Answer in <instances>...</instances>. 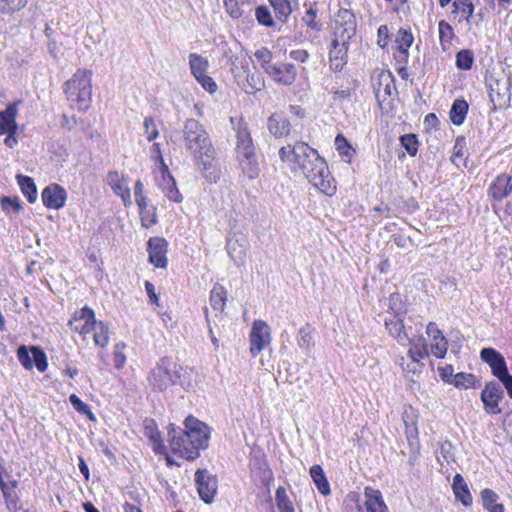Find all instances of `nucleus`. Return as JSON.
I'll return each instance as SVG.
<instances>
[{"label": "nucleus", "mask_w": 512, "mask_h": 512, "mask_svg": "<svg viewBox=\"0 0 512 512\" xmlns=\"http://www.w3.org/2000/svg\"><path fill=\"white\" fill-rule=\"evenodd\" d=\"M282 162L288 163L292 172H299L321 193L332 196L336 185L328 165L318 151L306 142L297 141L293 145L279 149Z\"/></svg>", "instance_id": "obj_1"}, {"label": "nucleus", "mask_w": 512, "mask_h": 512, "mask_svg": "<svg viewBox=\"0 0 512 512\" xmlns=\"http://www.w3.org/2000/svg\"><path fill=\"white\" fill-rule=\"evenodd\" d=\"M185 148L191 152L205 179L211 183L220 177L216 152L204 126L195 119H187L183 126Z\"/></svg>", "instance_id": "obj_2"}, {"label": "nucleus", "mask_w": 512, "mask_h": 512, "mask_svg": "<svg viewBox=\"0 0 512 512\" xmlns=\"http://www.w3.org/2000/svg\"><path fill=\"white\" fill-rule=\"evenodd\" d=\"M168 438L173 453L193 461L199 457L201 449L208 447V427L205 423L189 416L184 421V429L170 425Z\"/></svg>", "instance_id": "obj_3"}, {"label": "nucleus", "mask_w": 512, "mask_h": 512, "mask_svg": "<svg viewBox=\"0 0 512 512\" xmlns=\"http://www.w3.org/2000/svg\"><path fill=\"white\" fill-rule=\"evenodd\" d=\"M236 155L241 172L250 180L260 174L255 146L246 122H240L237 128Z\"/></svg>", "instance_id": "obj_4"}, {"label": "nucleus", "mask_w": 512, "mask_h": 512, "mask_svg": "<svg viewBox=\"0 0 512 512\" xmlns=\"http://www.w3.org/2000/svg\"><path fill=\"white\" fill-rule=\"evenodd\" d=\"M91 77V70L78 69L72 78L64 84V93L67 100L80 111L87 110L91 103Z\"/></svg>", "instance_id": "obj_5"}, {"label": "nucleus", "mask_w": 512, "mask_h": 512, "mask_svg": "<svg viewBox=\"0 0 512 512\" xmlns=\"http://www.w3.org/2000/svg\"><path fill=\"white\" fill-rule=\"evenodd\" d=\"M172 361L170 358H161L154 368L151 369L147 382L154 391H165L175 383L176 375L171 371Z\"/></svg>", "instance_id": "obj_6"}, {"label": "nucleus", "mask_w": 512, "mask_h": 512, "mask_svg": "<svg viewBox=\"0 0 512 512\" xmlns=\"http://www.w3.org/2000/svg\"><path fill=\"white\" fill-rule=\"evenodd\" d=\"M489 97L494 107L504 108L511 101V80L507 76L499 78H490L489 80Z\"/></svg>", "instance_id": "obj_7"}, {"label": "nucleus", "mask_w": 512, "mask_h": 512, "mask_svg": "<svg viewBox=\"0 0 512 512\" xmlns=\"http://www.w3.org/2000/svg\"><path fill=\"white\" fill-rule=\"evenodd\" d=\"M356 28L354 13L349 9H339L335 15L334 36L343 41H350L356 34Z\"/></svg>", "instance_id": "obj_8"}, {"label": "nucleus", "mask_w": 512, "mask_h": 512, "mask_svg": "<svg viewBox=\"0 0 512 512\" xmlns=\"http://www.w3.org/2000/svg\"><path fill=\"white\" fill-rule=\"evenodd\" d=\"M195 483L201 500L206 504H211L218 487L216 476L210 474L206 469H198L195 473Z\"/></svg>", "instance_id": "obj_9"}, {"label": "nucleus", "mask_w": 512, "mask_h": 512, "mask_svg": "<svg viewBox=\"0 0 512 512\" xmlns=\"http://www.w3.org/2000/svg\"><path fill=\"white\" fill-rule=\"evenodd\" d=\"M503 397L504 391L502 386L495 380L486 383L480 396L484 409L488 414L501 413L499 402L503 399Z\"/></svg>", "instance_id": "obj_10"}, {"label": "nucleus", "mask_w": 512, "mask_h": 512, "mask_svg": "<svg viewBox=\"0 0 512 512\" xmlns=\"http://www.w3.org/2000/svg\"><path fill=\"white\" fill-rule=\"evenodd\" d=\"M270 328L263 320H255L250 332V352L257 356L267 345L270 344Z\"/></svg>", "instance_id": "obj_11"}, {"label": "nucleus", "mask_w": 512, "mask_h": 512, "mask_svg": "<svg viewBox=\"0 0 512 512\" xmlns=\"http://www.w3.org/2000/svg\"><path fill=\"white\" fill-rule=\"evenodd\" d=\"M266 74L277 84L291 86L297 78V70L294 64L277 62L273 63Z\"/></svg>", "instance_id": "obj_12"}, {"label": "nucleus", "mask_w": 512, "mask_h": 512, "mask_svg": "<svg viewBox=\"0 0 512 512\" xmlns=\"http://www.w3.org/2000/svg\"><path fill=\"white\" fill-rule=\"evenodd\" d=\"M512 194V176L507 173L499 174L489 185L488 198L494 202H501Z\"/></svg>", "instance_id": "obj_13"}, {"label": "nucleus", "mask_w": 512, "mask_h": 512, "mask_svg": "<svg viewBox=\"0 0 512 512\" xmlns=\"http://www.w3.org/2000/svg\"><path fill=\"white\" fill-rule=\"evenodd\" d=\"M373 87L376 100L381 106L396 91L395 78L390 71H381L378 73Z\"/></svg>", "instance_id": "obj_14"}, {"label": "nucleus", "mask_w": 512, "mask_h": 512, "mask_svg": "<svg viewBox=\"0 0 512 512\" xmlns=\"http://www.w3.org/2000/svg\"><path fill=\"white\" fill-rule=\"evenodd\" d=\"M350 41H343L334 37L329 50L330 69L333 72H340L347 64L348 45Z\"/></svg>", "instance_id": "obj_15"}, {"label": "nucleus", "mask_w": 512, "mask_h": 512, "mask_svg": "<svg viewBox=\"0 0 512 512\" xmlns=\"http://www.w3.org/2000/svg\"><path fill=\"white\" fill-rule=\"evenodd\" d=\"M149 261L157 268L167 266V241L164 238L153 237L147 243Z\"/></svg>", "instance_id": "obj_16"}, {"label": "nucleus", "mask_w": 512, "mask_h": 512, "mask_svg": "<svg viewBox=\"0 0 512 512\" xmlns=\"http://www.w3.org/2000/svg\"><path fill=\"white\" fill-rule=\"evenodd\" d=\"M480 359L489 365L492 374L496 378H499L508 372L507 364L503 355L494 348H483L480 351Z\"/></svg>", "instance_id": "obj_17"}, {"label": "nucleus", "mask_w": 512, "mask_h": 512, "mask_svg": "<svg viewBox=\"0 0 512 512\" xmlns=\"http://www.w3.org/2000/svg\"><path fill=\"white\" fill-rule=\"evenodd\" d=\"M42 202L49 209L58 210L65 205L66 190L58 184H50L42 191Z\"/></svg>", "instance_id": "obj_18"}, {"label": "nucleus", "mask_w": 512, "mask_h": 512, "mask_svg": "<svg viewBox=\"0 0 512 512\" xmlns=\"http://www.w3.org/2000/svg\"><path fill=\"white\" fill-rule=\"evenodd\" d=\"M242 78H241V87L247 94H255L258 91H261L265 84L264 80L260 73H250L249 71V63L247 59H243L241 61Z\"/></svg>", "instance_id": "obj_19"}, {"label": "nucleus", "mask_w": 512, "mask_h": 512, "mask_svg": "<svg viewBox=\"0 0 512 512\" xmlns=\"http://www.w3.org/2000/svg\"><path fill=\"white\" fill-rule=\"evenodd\" d=\"M94 316V311L91 308L87 306L83 307L81 310L74 313L68 325L72 331L86 335L90 333V326L93 323Z\"/></svg>", "instance_id": "obj_20"}, {"label": "nucleus", "mask_w": 512, "mask_h": 512, "mask_svg": "<svg viewBox=\"0 0 512 512\" xmlns=\"http://www.w3.org/2000/svg\"><path fill=\"white\" fill-rule=\"evenodd\" d=\"M157 185L169 200L176 203L182 202L183 197L176 186L174 178L169 173L167 166L161 168L160 177L157 178Z\"/></svg>", "instance_id": "obj_21"}, {"label": "nucleus", "mask_w": 512, "mask_h": 512, "mask_svg": "<svg viewBox=\"0 0 512 512\" xmlns=\"http://www.w3.org/2000/svg\"><path fill=\"white\" fill-rule=\"evenodd\" d=\"M267 128L275 138H282L289 135L291 123L283 115L275 113L268 118Z\"/></svg>", "instance_id": "obj_22"}, {"label": "nucleus", "mask_w": 512, "mask_h": 512, "mask_svg": "<svg viewBox=\"0 0 512 512\" xmlns=\"http://www.w3.org/2000/svg\"><path fill=\"white\" fill-rule=\"evenodd\" d=\"M365 507L367 512H389L379 490L366 487L364 490Z\"/></svg>", "instance_id": "obj_23"}, {"label": "nucleus", "mask_w": 512, "mask_h": 512, "mask_svg": "<svg viewBox=\"0 0 512 512\" xmlns=\"http://www.w3.org/2000/svg\"><path fill=\"white\" fill-rule=\"evenodd\" d=\"M107 184L113 192L120 196L124 201L130 199V189L125 177L117 171L109 172L107 175Z\"/></svg>", "instance_id": "obj_24"}, {"label": "nucleus", "mask_w": 512, "mask_h": 512, "mask_svg": "<svg viewBox=\"0 0 512 512\" xmlns=\"http://www.w3.org/2000/svg\"><path fill=\"white\" fill-rule=\"evenodd\" d=\"M17 114V103L9 104L4 111H0V135L18 129L16 123Z\"/></svg>", "instance_id": "obj_25"}, {"label": "nucleus", "mask_w": 512, "mask_h": 512, "mask_svg": "<svg viewBox=\"0 0 512 512\" xmlns=\"http://www.w3.org/2000/svg\"><path fill=\"white\" fill-rule=\"evenodd\" d=\"M227 301V291L222 285H215L210 291L209 302L211 307L219 312V317L222 318V312L224 311ZM218 316V314L216 315Z\"/></svg>", "instance_id": "obj_26"}, {"label": "nucleus", "mask_w": 512, "mask_h": 512, "mask_svg": "<svg viewBox=\"0 0 512 512\" xmlns=\"http://www.w3.org/2000/svg\"><path fill=\"white\" fill-rule=\"evenodd\" d=\"M90 332H93V340L95 345L105 347L109 342V327L103 321H96L90 326Z\"/></svg>", "instance_id": "obj_27"}, {"label": "nucleus", "mask_w": 512, "mask_h": 512, "mask_svg": "<svg viewBox=\"0 0 512 512\" xmlns=\"http://www.w3.org/2000/svg\"><path fill=\"white\" fill-rule=\"evenodd\" d=\"M414 37L410 29H399L397 36H396V44L397 48L399 50V53L403 56V61L407 62L409 52L408 49L413 44Z\"/></svg>", "instance_id": "obj_28"}, {"label": "nucleus", "mask_w": 512, "mask_h": 512, "mask_svg": "<svg viewBox=\"0 0 512 512\" xmlns=\"http://www.w3.org/2000/svg\"><path fill=\"white\" fill-rule=\"evenodd\" d=\"M452 487L456 498L461 501L464 506H469L472 503L468 486L460 474L454 476Z\"/></svg>", "instance_id": "obj_29"}, {"label": "nucleus", "mask_w": 512, "mask_h": 512, "mask_svg": "<svg viewBox=\"0 0 512 512\" xmlns=\"http://www.w3.org/2000/svg\"><path fill=\"white\" fill-rule=\"evenodd\" d=\"M452 7V14L461 15L459 21L464 20L467 24H470L475 9L471 0H454Z\"/></svg>", "instance_id": "obj_30"}, {"label": "nucleus", "mask_w": 512, "mask_h": 512, "mask_svg": "<svg viewBox=\"0 0 512 512\" xmlns=\"http://www.w3.org/2000/svg\"><path fill=\"white\" fill-rule=\"evenodd\" d=\"M385 326L390 335L396 338L399 342L407 340L409 337L405 331L404 323L398 316H393L391 319H385Z\"/></svg>", "instance_id": "obj_31"}, {"label": "nucleus", "mask_w": 512, "mask_h": 512, "mask_svg": "<svg viewBox=\"0 0 512 512\" xmlns=\"http://www.w3.org/2000/svg\"><path fill=\"white\" fill-rule=\"evenodd\" d=\"M17 183L28 202L34 203L37 199V188L34 180L25 175L18 174L16 176Z\"/></svg>", "instance_id": "obj_32"}, {"label": "nucleus", "mask_w": 512, "mask_h": 512, "mask_svg": "<svg viewBox=\"0 0 512 512\" xmlns=\"http://www.w3.org/2000/svg\"><path fill=\"white\" fill-rule=\"evenodd\" d=\"M468 108V103L464 99H456L449 113L451 122L457 126L463 124Z\"/></svg>", "instance_id": "obj_33"}, {"label": "nucleus", "mask_w": 512, "mask_h": 512, "mask_svg": "<svg viewBox=\"0 0 512 512\" xmlns=\"http://www.w3.org/2000/svg\"><path fill=\"white\" fill-rule=\"evenodd\" d=\"M310 476L313 479L315 485L317 486L319 492L323 495H329L330 485L325 476V473L320 465H313L310 468Z\"/></svg>", "instance_id": "obj_34"}, {"label": "nucleus", "mask_w": 512, "mask_h": 512, "mask_svg": "<svg viewBox=\"0 0 512 512\" xmlns=\"http://www.w3.org/2000/svg\"><path fill=\"white\" fill-rule=\"evenodd\" d=\"M411 344L408 355L413 362L419 363L421 359L428 355L427 342L424 337L420 336L415 342L413 339H407Z\"/></svg>", "instance_id": "obj_35"}, {"label": "nucleus", "mask_w": 512, "mask_h": 512, "mask_svg": "<svg viewBox=\"0 0 512 512\" xmlns=\"http://www.w3.org/2000/svg\"><path fill=\"white\" fill-rule=\"evenodd\" d=\"M189 65L191 73L196 78V80L205 75L208 69L207 59L196 53H191L189 55Z\"/></svg>", "instance_id": "obj_36"}, {"label": "nucleus", "mask_w": 512, "mask_h": 512, "mask_svg": "<svg viewBox=\"0 0 512 512\" xmlns=\"http://www.w3.org/2000/svg\"><path fill=\"white\" fill-rule=\"evenodd\" d=\"M481 498L483 502V506L489 512H504V507L502 504L496 503L498 499V495L491 489H484L481 492Z\"/></svg>", "instance_id": "obj_37"}, {"label": "nucleus", "mask_w": 512, "mask_h": 512, "mask_svg": "<svg viewBox=\"0 0 512 512\" xmlns=\"http://www.w3.org/2000/svg\"><path fill=\"white\" fill-rule=\"evenodd\" d=\"M274 8L278 20L285 22L292 12L290 2L288 0H269Z\"/></svg>", "instance_id": "obj_38"}, {"label": "nucleus", "mask_w": 512, "mask_h": 512, "mask_svg": "<svg viewBox=\"0 0 512 512\" xmlns=\"http://www.w3.org/2000/svg\"><path fill=\"white\" fill-rule=\"evenodd\" d=\"M438 31L440 44L443 49H445V46L451 43V40L455 35L453 28L448 22L441 20L438 23Z\"/></svg>", "instance_id": "obj_39"}, {"label": "nucleus", "mask_w": 512, "mask_h": 512, "mask_svg": "<svg viewBox=\"0 0 512 512\" xmlns=\"http://www.w3.org/2000/svg\"><path fill=\"white\" fill-rule=\"evenodd\" d=\"M276 504L280 512H295L283 487H278L275 493Z\"/></svg>", "instance_id": "obj_40"}, {"label": "nucleus", "mask_w": 512, "mask_h": 512, "mask_svg": "<svg viewBox=\"0 0 512 512\" xmlns=\"http://www.w3.org/2000/svg\"><path fill=\"white\" fill-rule=\"evenodd\" d=\"M474 62L473 52L463 49L456 54V65L461 70H470Z\"/></svg>", "instance_id": "obj_41"}, {"label": "nucleus", "mask_w": 512, "mask_h": 512, "mask_svg": "<svg viewBox=\"0 0 512 512\" xmlns=\"http://www.w3.org/2000/svg\"><path fill=\"white\" fill-rule=\"evenodd\" d=\"M255 17L259 24L265 27H273L275 22L269 8L265 5L258 6L255 10Z\"/></svg>", "instance_id": "obj_42"}, {"label": "nucleus", "mask_w": 512, "mask_h": 512, "mask_svg": "<svg viewBox=\"0 0 512 512\" xmlns=\"http://www.w3.org/2000/svg\"><path fill=\"white\" fill-rule=\"evenodd\" d=\"M297 343L303 350H309L312 343V328L310 325H305L299 329Z\"/></svg>", "instance_id": "obj_43"}, {"label": "nucleus", "mask_w": 512, "mask_h": 512, "mask_svg": "<svg viewBox=\"0 0 512 512\" xmlns=\"http://www.w3.org/2000/svg\"><path fill=\"white\" fill-rule=\"evenodd\" d=\"M254 56L258 60V62L260 63L261 68L264 70L265 73L273 65V63H271L272 53L266 47H262V48L256 50L255 53H254Z\"/></svg>", "instance_id": "obj_44"}, {"label": "nucleus", "mask_w": 512, "mask_h": 512, "mask_svg": "<svg viewBox=\"0 0 512 512\" xmlns=\"http://www.w3.org/2000/svg\"><path fill=\"white\" fill-rule=\"evenodd\" d=\"M453 382V385L457 388H470L475 383V376L470 373H457L455 374L454 378L451 379Z\"/></svg>", "instance_id": "obj_45"}, {"label": "nucleus", "mask_w": 512, "mask_h": 512, "mask_svg": "<svg viewBox=\"0 0 512 512\" xmlns=\"http://www.w3.org/2000/svg\"><path fill=\"white\" fill-rule=\"evenodd\" d=\"M69 401L77 412L87 415L91 420L95 419L89 405L84 403L76 394H71L69 396Z\"/></svg>", "instance_id": "obj_46"}, {"label": "nucleus", "mask_w": 512, "mask_h": 512, "mask_svg": "<svg viewBox=\"0 0 512 512\" xmlns=\"http://www.w3.org/2000/svg\"><path fill=\"white\" fill-rule=\"evenodd\" d=\"M28 0H0V10L3 13H13L23 9Z\"/></svg>", "instance_id": "obj_47"}, {"label": "nucleus", "mask_w": 512, "mask_h": 512, "mask_svg": "<svg viewBox=\"0 0 512 512\" xmlns=\"http://www.w3.org/2000/svg\"><path fill=\"white\" fill-rule=\"evenodd\" d=\"M402 146L411 156H415L418 151V139L415 134H405L400 137Z\"/></svg>", "instance_id": "obj_48"}, {"label": "nucleus", "mask_w": 512, "mask_h": 512, "mask_svg": "<svg viewBox=\"0 0 512 512\" xmlns=\"http://www.w3.org/2000/svg\"><path fill=\"white\" fill-rule=\"evenodd\" d=\"M30 352L32 354V360L36 368L40 372H44L47 369V358L43 350L38 347H31Z\"/></svg>", "instance_id": "obj_49"}, {"label": "nucleus", "mask_w": 512, "mask_h": 512, "mask_svg": "<svg viewBox=\"0 0 512 512\" xmlns=\"http://www.w3.org/2000/svg\"><path fill=\"white\" fill-rule=\"evenodd\" d=\"M335 146L340 155L345 157H351L352 148L348 143L347 139L342 135L338 134L335 138Z\"/></svg>", "instance_id": "obj_50"}, {"label": "nucleus", "mask_w": 512, "mask_h": 512, "mask_svg": "<svg viewBox=\"0 0 512 512\" xmlns=\"http://www.w3.org/2000/svg\"><path fill=\"white\" fill-rule=\"evenodd\" d=\"M431 345V353L437 358H444L447 353L448 342L445 337L438 338L437 341H433Z\"/></svg>", "instance_id": "obj_51"}, {"label": "nucleus", "mask_w": 512, "mask_h": 512, "mask_svg": "<svg viewBox=\"0 0 512 512\" xmlns=\"http://www.w3.org/2000/svg\"><path fill=\"white\" fill-rule=\"evenodd\" d=\"M242 2L243 0H224L226 11L232 18L238 19L242 16V10L240 7V3Z\"/></svg>", "instance_id": "obj_52"}, {"label": "nucleus", "mask_w": 512, "mask_h": 512, "mask_svg": "<svg viewBox=\"0 0 512 512\" xmlns=\"http://www.w3.org/2000/svg\"><path fill=\"white\" fill-rule=\"evenodd\" d=\"M17 356L19 362L26 368V369H32L33 367V360H32V354L29 352L26 346L22 345L18 348Z\"/></svg>", "instance_id": "obj_53"}, {"label": "nucleus", "mask_w": 512, "mask_h": 512, "mask_svg": "<svg viewBox=\"0 0 512 512\" xmlns=\"http://www.w3.org/2000/svg\"><path fill=\"white\" fill-rule=\"evenodd\" d=\"M143 127L145 130V133L147 134V140L153 141L158 137V129L156 127L155 121L152 117H145L143 122Z\"/></svg>", "instance_id": "obj_54"}, {"label": "nucleus", "mask_w": 512, "mask_h": 512, "mask_svg": "<svg viewBox=\"0 0 512 512\" xmlns=\"http://www.w3.org/2000/svg\"><path fill=\"white\" fill-rule=\"evenodd\" d=\"M126 345L123 342L117 343L114 347V362L115 367L120 369L126 362V356L124 354V349Z\"/></svg>", "instance_id": "obj_55"}, {"label": "nucleus", "mask_w": 512, "mask_h": 512, "mask_svg": "<svg viewBox=\"0 0 512 512\" xmlns=\"http://www.w3.org/2000/svg\"><path fill=\"white\" fill-rule=\"evenodd\" d=\"M402 418H403V421L405 424V433H406L407 437L410 438V437L417 435L418 431H417L416 423L414 422L413 417H410V414L408 413V411H405L403 413Z\"/></svg>", "instance_id": "obj_56"}, {"label": "nucleus", "mask_w": 512, "mask_h": 512, "mask_svg": "<svg viewBox=\"0 0 512 512\" xmlns=\"http://www.w3.org/2000/svg\"><path fill=\"white\" fill-rule=\"evenodd\" d=\"M1 204L3 210L5 211L13 210L14 212L18 213L22 209V205L17 198H10L4 196L1 199Z\"/></svg>", "instance_id": "obj_57"}, {"label": "nucleus", "mask_w": 512, "mask_h": 512, "mask_svg": "<svg viewBox=\"0 0 512 512\" xmlns=\"http://www.w3.org/2000/svg\"><path fill=\"white\" fill-rule=\"evenodd\" d=\"M243 59H246V57L244 56H241V57H238L236 56L234 60H232V63H231V72L233 73L234 75V78L237 82L238 85H241V78H242V68H241V61Z\"/></svg>", "instance_id": "obj_58"}, {"label": "nucleus", "mask_w": 512, "mask_h": 512, "mask_svg": "<svg viewBox=\"0 0 512 512\" xmlns=\"http://www.w3.org/2000/svg\"><path fill=\"white\" fill-rule=\"evenodd\" d=\"M198 83L210 94H213L217 89L215 81L207 74L197 79Z\"/></svg>", "instance_id": "obj_59"}, {"label": "nucleus", "mask_w": 512, "mask_h": 512, "mask_svg": "<svg viewBox=\"0 0 512 512\" xmlns=\"http://www.w3.org/2000/svg\"><path fill=\"white\" fill-rule=\"evenodd\" d=\"M316 15L317 11L313 8H310L309 10L306 11L305 15L303 16L304 23L313 30L320 29L318 23L315 21Z\"/></svg>", "instance_id": "obj_60"}, {"label": "nucleus", "mask_w": 512, "mask_h": 512, "mask_svg": "<svg viewBox=\"0 0 512 512\" xmlns=\"http://www.w3.org/2000/svg\"><path fill=\"white\" fill-rule=\"evenodd\" d=\"M440 377L442 380L448 384H453L452 380L454 378L453 367L451 365H446L445 367L438 368Z\"/></svg>", "instance_id": "obj_61"}, {"label": "nucleus", "mask_w": 512, "mask_h": 512, "mask_svg": "<svg viewBox=\"0 0 512 512\" xmlns=\"http://www.w3.org/2000/svg\"><path fill=\"white\" fill-rule=\"evenodd\" d=\"M378 44L384 48L388 44L389 30L386 25H381L377 31Z\"/></svg>", "instance_id": "obj_62"}, {"label": "nucleus", "mask_w": 512, "mask_h": 512, "mask_svg": "<svg viewBox=\"0 0 512 512\" xmlns=\"http://www.w3.org/2000/svg\"><path fill=\"white\" fill-rule=\"evenodd\" d=\"M289 56L294 61L305 63L309 58V53L306 50L297 49L290 51Z\"/></svg>", "instance_id": "obj_63"}, {"label": "nucleus", "mask_w": 512, "mask_h": 512, "mask_svg": "<svg viewBox=\"0 0 512 512\" xmlns=\"http://www.w3.org/2000/svg\"><path fill=\"white\" fill-rule=\"evenodd\" d=\"M499 383L502 384L507 390L508 396L512 399V375H510L509 371L497 378Z\"/></svg>", "instance_id": "obj_64"}]
</instances>
